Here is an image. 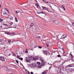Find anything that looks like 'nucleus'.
I'll use <instances>...</instances> for the list:
<instances>
[{"instance_id":"1","label":"nucleus","mask_w":74,"mask_h":74,"mask_svg":"<svg viewBox=\"0 0 74 74\" xmlns=\"http://www.w3.org/2000/svg\"><path fill=\"white\" fill-rule=\"evenodd\" d=\"M56 73L57 74H59L60 73L61 74H63L64 73L63 72H61V68L60 67H57L56 68Z\"/></svg>"},{"instance_id":"2","label":"nucleus","mask_w":74,"mask_h":74,"mask_svg":"<svg viewBox=\"0 0 74 74\" xmlns=\"http://www.w3.org/2000/svg\"><path fill=\"white\" fill-rule=\"evenodd\" d=\"M43 52L44 54H45V55H47V56L50 55V53H49V52H47L46 51H43Z\"/></svg>"},{"instance_id":"3","label":"nucleus","mask_w":74,"mask_h":74,"mask_svg":"<svg viewBox=\"0 0 74 74\" xmlns=\"http://www.w3.org/2000/svg\"><path fill=\"white\" fill-rule=\"evenodd\" d=\"M36 64H38L37 65L38 67H39V68H41V66L40 64V62H37Z\"/></svg>"},{"instance_id":"4","label":"nucleus","mask_w":74,"mask_h":74,"mask_svg":"<svg viewBox=\"0 0 74 74\" xmlns=\"http://www.w3.org/2000/svg\"><path fill=\"white\" fill-rule=\"evenodd\" d=\"M1 60L2 61H4L5 60L4 59V57L2 56H0V60Z\"/></svg>"},{"instance_id":"5","label":"nucleus","mask_w":74,"mask_h":74,"mask_svg":"<svg viewBox=\"0 0 74 74\" xmlns=\"http://www.w3.org/2000/svg\"><path fill=\"white\" fill-rule=\"evenodd\" d=\"M66 37H67V35L66 34H63L62 36V39L63 38L64 39Z\"/></svg>"},{"instance_id":"6","label":"nucleus","mask_w":74,"mask_h":74,"mask_svg":"<svg viewBox=\"0 0 74 74\" xmlns=\"http://www.w3.org/2000/svg\"><path fill=\"white\" fill-rule=\"evenodd\" d=\"M26 59V60L27 62H30V59H29L28 58L25 57Z\"/></svg>"},{"instance_id":"7","label":"nucleus","mask_w":74,"mask_h":74,"mask_svg":"<svg viewBox=\"0 0 74 74\" xmlns=\"http://www.w3.org/2000/svg\"><path fill=\"white\" fill-rule=\"evenodd\" d=\"M74 64H71L70 65H69L67 66L68 67H74Z\"/></svg>"},{"instance_id":"8","label":"nucleus","mask_w":74,"mask_h":74,"mask_svg":"<svg viewBox=\"0 0 74 74\" xmlns=\"http://www.w3.org/2000/svg\"><path fill=\"white\" fill-rule=\"evenodd\" d=\"M42 7L43 8V10H48V8H46L45 7L42 6Z\"/></svg>"},{"instance_id":"9","label":"nucleus","mask_w":74,"mask_h":74,"mask_svg":"<svg viewBox=\"0 0 74 74\" xmlns=\"http://www.w3.org/2000/svg\"><path fill=\"white\" fill-rule=\"evenodd\" d=\"M58 37L59 38V39H62V35L60 34H59L58 36Z\"/></svg>"},{"instance_id":"10","label":"nucleus","mask_w":74,"mask_h":74,"mask_svg":"<svg viewBox=\"0 0 74 74\" xmlns=\"http://www.w3.org/2000/svg\"><path fill=\"white\" fill-rule=\"evenodd\" d=\"M32 65L33 66H34V67H36V66H37L36 64L35 63H32Z\"/></svg>"},{"instance_id":"11","label":"nucleus","mask_w":74,"mask_h":74,"mask_svg":"<svg viewBox=\"0 0 74 74\" xmlns=\"http://www.w3.org/2000/svg\"><path fill=\"white\" fill-rule=\"evenodd\" d=\"M45 64V62H44V61L42 62L41 65L42 66H44Z\"/></svg>"},{"instance_id":"12","label":"nucleus","mask_w":74,"mask_h":74,"mask_svg":"<svg viewBox=\"0 0 74 74\" xmlns=\"http://www.w3.org/2000/svg\"><path fill=\"white\" fill-rule=\"evenodd\" d=\"M12 27H14V28H15L16 29V25L15 24H14Z\"/></svg>"},{"instance_id":"13","label":"nucleus","mask_w":74,"mask_h":74,"mask_svg":"<svg viewBox=\"0 0 74 74\" xmlns=\"http://www.w3.org/2000/svg\"><path fill=\"white\" fill-rule=\"evenodd\" d=\"M34 26V24L33 23H31L30 24V26L31 27H33Z\"/></svg>"},{"instance_id":"14","label":"nucleus","mask_w":74,"mask_h":74,"mask_svg":"<svg viewBox=\"0 0 74 74\" xmlns=\"http://www.w3.org/2000/svg\"><path fill=\"white\" fill-rule=\"evenodd\" d=\"M73 71H74V69H70V72H72Z\"/></svg>"},{"instance_id":"15","label":"nucleus","mask_w":74,"mask_h":74,"mask_svg":"<svg viewBox=\"0 0 74 74\" xmlns=\"http://www.w3.org/2000/svg\"><path fill=\"white\" fill-rule=\"evenodd\" d=\"M15 20L16 21V22H18V21L17 18L16 17H15Z\"/></svg>"},{"instance_id":"16","label":"nucleus","mask_w":74,"mask_h":74,"mask_svg":"<svg viewBox=\"0 0 74 74\" xmlns=\"http://www.w3.org/2000/svg\"><path fill=\"white\" fill-rule=\"evenodd\" d=\"M37 59H38V58H34V60H37Z\"/></svg>"},{"instance_id":"17","label":"nucleus","mask_w":74,"mask_h":74,"mask_svg":"<svg viewBox=\"0 0 74 74\" xmlns=\"http://www.w3.org/2000/svg\"><path fill=\"white\" fill-rule=\"evenodd\" d=\"M6 33V34H9V35L10 34V33L9 32H6V33Z\"/></svg>"},{"instance_id":"18","label":"nucleus","mask_w":74,"mask_h":74,"mask_svg":"<svg viewBox=\"0 0 74 74\" xmlns=\"http://www.w3.org/2000/svg\"><path fill=\"white\" fill-rule=\"evenodd\" d=\"M6 13H7V12H3V14H4V15H5V14H6Z\"/></svg>"},{"instance_id":"19","label":"nucleus","mask_w":74,"mask_h":74,"mask_svg":"<svg viewBox=\"0 0 74 74\" xmlns=\"http://www.w3.org/2000/svg\"><path fill=\"white\" fill-rule=\"evenodd\" d=\"M40 60H41V62H44V60H43V59H42L41 58H40Z\"/></svg>"},{"instance_id":"20","label":"nucleus","mask_w":74,"mask_h":74,"mask_svg":"<svg viewBox=\"0 0 74 74\" xmlns=\"http://www.w3.org/2000/svg\"><path fill=\"white\" fill-rule=\"evenodd\" d=\"M25 53H28V51H27V49L26 50Z\"/></svg>"},{"instance_id":"21","label":"nucleus","mask_w":74,"mask_h":74,"mask_svg":"<svg viewBox=\"0 0 74 74\" xmlns=\"http://www.w3.org/2000/svg\"><path fill=\"white\" fill-rule=\"evenodd\" d=\"M43 74H47V72H44L42 73Z\"/></svg>"},{"instance_id":"22","label":"nucleus","mask_w":74,"mask_h":74,"mask_svg":"<svg viewBox=\"0 0 74 74\" xmlns=\"http://www.w3.org/2000/svg\"><path fill=\"white\" fill-rule=\"evenodd\" d=\"M73 59H74L73 58V56H71V59H70V60H73Z\"/></svg>"},{"instance_id":"23","label":"nucleus","mask_w":74,"mask_h":74,"mask_svg":"<svg viewBox=\"0 0 74 74\" xmlns=\"http://www.w3.org/2000/svg\"><path fill=\"white\" fill-rule=\"evenodd\" d=\"M35 5H37V7H39V5L37 3H36Z\"/></svg>"},{"instance_id":"24","label":"nucleus","mask_w":74,"mask_h":74,"mask_svg":"<svg viewBox=\"0 0 74 74\" xmlns=\"http://www.w3.org/2000/svg\"><path fill=\"white\" fill-rule=\"evenodd\" d=\"M16 63L17 64H18V63H19V62H18V60H16Z\"/></svg>"},{"instance_id":"25","label":"nucleus","mask_w":74,"mask_h":74,"mask_svg":"<svg viewBox=\"0 0 74 74\" xmlns=\"http://www.w3.org/2000/svg\"><path fill=\"white\" fill-rule=\"evenodd\" d=\"M30 39V38L29 37L28 38H26V40H27V41H28Z\"/></svg>"},{"instance_id":"26","label":"nucleus","mask_w":74,"mask_h":74,"mask_svg":"<svg viewBox=\"0 0 74 74\" xmlns=\"http://www.w3.org/2000/svg\"><path fill=\"white\" fill-rule=\"evenodd\" d=\"M13 23H14L11 22L10 23V25H13Z\"/></svg>"},{"instance_id":"27","label":"nucleus","mask_w":74,"mask_h":74,"mask_svg":"<svg viewBox=\"0 0 74 74\" xmlns=\"http://www.w3.org/2000/svg\"><path fill=\"white\" fill-rule=\"evenodd\" d=\"M57 57H58V58H60V57H61V56H60V55H57Z\"/></svg>"},{"instance_id":"28","label":"nucleus","mask_w":74,"mask_h":74,"mask_svg":"<svg viewBox=\"0 0 74 74\" xmlns=\"http://www.w3.org/2000/svg\"><path fill=\"white\" fill-rule=\"evenodd\" d=\"M19 59H20L21 60H23V58H20Z\"/></svg>"},{"instance_id":"29","label":"nucleus","mask_w":74,"mask_h":74,"mask_svg":"<svg viewBox=\"0 0 74 74\" xmlns=\"http://www.w3.org/2000/svg\"><path fill=\"white\" fill-rule=\"evenodd\" d=\"M38 38L39 40L41 39V37L40 36H38Z\"/></svg>"},{"instance_id":"30","label":"nucleus","mask_w":74,"mask_h":74,"mask_svg":"<svg viewBox=\"0 0 74 74\" xmlns=\"http://www.w3.org/2000/svg\"><path fill=\"white\" fill-rule=\"evenodd\" d=\"M41 14H45V15H46V14H45V13H44L43 12H40Z\"/></svg>"},{"instance_id":"31","label":"nucleus","mask_w":74,"mask_h":74,"mask_svg":"<svg viewBox=\"0 0 74 74\" xmlns=\"http://www.w3.org/2000/svg\"><path fill=\"white\" fill-rule=\"evenodd\" d=\"M11 40H8V42H9V43H10V42H11Z\"/></svg>"},{"instance_id":"32","label":"nucleus","mask_w":74,"mask_h":74,"mask_svg":"<svg viewBox=\"0 0 74 74\" xmlns=\"http://www.w3.org/2000/svg\"><path fill=\"white\" fill-rule=\"evenodd\" d=\"M12 35H13V36H14V35H15V33H12Z\"/></svg>"},{"instance_id":"33","label":"nucleus","mask_w":74,"mask_h":74,"mask_svg":"<svg viewBox=\"0 0 74 74\" xmlns=\"http://www.w3.org/2000/svg\"><path fill=\"white\" fill-rule=\"evenodd\" d=\"M25 71H26V72L27 73H29V71H27V70L26 69L25 70Z\"/></svg>"},{"instance_id":"34","label":"nucleus","mask_w":74,"mask_h":74,"mask_svg":"<svg viewBox=\"0 0 74 74\" xmlns=\"http://www.w3.org/2000/svg\"><path fill=\"white\" fill-rule=\"evenodd\" d=\"M61 8H64V5H62V6H61Z\"/></svg>"},{"instance_id":"35","label":"nucleus","mask_w":74,"mask_h":74,"mask_svg":"<svg viewBox=\"0 0 74 74\" xmlns=\"http://www.w3.org/2000/svg\"><path fill=\"white\" fill-rule=\"evenodd\" d=\"M3 25H5V26H8V25H7V24H3Z\"/></svg>"},{"instance_id":"36","label":"nucleus","mask_w":74,"mask_h":74,"mask_svg":"<svg viewBox=\"0 0 74 74\" xmlns=\"http://www.w3.org/2000/svg\"><path fill=\"white\" fill-rule=\"evenodd\" d=\"M13 56H16V54H15V53H14L13 54Z\"/></svg>"},{"instance_id":"37","label":"nucleus","mask_w":74,"mask_h":74,"mask_svg":"<svg viewBox=\"0 0 74 74\" xmlns=\"http://www.w3.org/2000/svg\"><path fill=\"white\" fill-rule=\"evenodd\" d=\"M35 37L36 38H38V36H37V35H36L35 36Z\"/></svg>"},{"instance_id":"38","label":"nucleus","mask_w":74,"mask_h":74,"mask_svg":"<svg viewBox=\"0 0 74 74\" xmlns=\"http://www.w3.org/2000/svg\"><path fill=\"white\" fill-rule=\"evenodd\" d=\"M70 55H71V56H72V54H71V52L70 54Z\"/></svg>"},{"instance_id":"39","label":"nucleus","mask_w":74,"mask_h":74,"mask_svg":"<svg viewBox=\"0 0 74 74\" xmlns=\"http://www.w3.org/2000/svg\"><path fill=\"white\" fill-rule=\"evenodd\" d=\"M7 11L8 12V13H10V12H9V10L8 9L7 10Z\"/></svg>"},{"instance_id":"40","label":"nucleus","mask_w":74,"mask_h":74,"mask_svg":"<svg viewBox=\"0 0 74 74\" xmlns=\"http://www.w3.org/2000/svg\"><path fill=\"white\" fill-rule=\"evenodd\" d=\"M46 46H47V47H49V45H47V43H46Z\"/></svg>"},{"instance_id":"41","label":"nucleus","mask_w":74,"mask_h":74,"mask_svg":"<svg viewBox=\"0 0 74 74\" xmlns=\"http://www.w3.org/2000/svg\"><path fill=\"white\" fill-rule=\"evenodd\" d=\"M38 48H40V49L42 48V47H41V46H39Z\"/></svg>"},{"instance_id":"42","label":"nucleus","mask_w":74,"mask_h":74,"mask_svg":"<svg viewBox=\"0 0 74 74\" xmlns=\"http://www.w3.org/2000/svg\"><path fill=\"white\" fill-rule=\"evenodd\" d=\"M0 20L1 21H2V22H3V19L1 18L0 19Z\"/></svg>"},{"instance_id":"43","label":"nucleus","mask_w":74,"mask_h":74,"mask_svg":"<svg viewBox=\"0 0 74 74\" xmlns=\"http://www.w3.org/2000/svg\"><path fill=\"white\" fill-rule=\"evenodd\" d=\"M72 25H73V26H74V23H72Z\"/></svg>"},{"instance_id":"44","label":"nucleus","mask_w":74,"mask_h":74,"mask_svg":"<svg viewBox=\"0 0 74 74\" xmlns=\"http://www.w3.org/2000/svg\"><path fill=\"white\" fill-rule=\"evenodd\" d=\"M30 73H31V74H34L33 72H31Z\"/></svg>"},{"instance_id":"45","label":"nucleus","mask_w":74,"mask_h":74,"mask_svg":"<svg viewBox=\"0 0 74 74\" xmlns=\"http://www.w3.org/2000/svg\"><path fill=\"white\" fill-rule=\"evenodd\" d=\"M3 40L2 39H0V42H2Z\"/></svg>"},{"instance_id":"46","label":"nucleus","mask_w":74,"mask_h":74,"mask_svg":"<svg viewBox=\"0 0 74 74\" xmlns=\"http://www.w3.org/2000/svg\"><path fill=\"white\" fill-rule=\"evenodd\" d=\"M5 10H6V11H7L8 9H7V8H4Z\"/></svg>"},{"instance_id":"47","label":"nucleus","mask_w":74,"mask_h":74,"mask_svg":"<svg viewBox=\"0 0 74 74\" xmlns=\"http://www.w3.org/2000/svg\"><path fill=\"white\" fill-rule=\"evenodd\" d=\"M43 1H44V2L45 3L46 2V1H45L44 0H43Z\"/></svg>"},{"instance_id":"48","label":"nucleus","mask_w":74,"mask_h":74,"mask_svg":"<svg viewBox=\"0 0 74 74\" xmlns=\"http://www.w3.org/2000/svg\"><path fill=\"white\" fill-rule=\"evenodd\" d=\"M18 12H17V11H16V14H18Z\"/></svg>"},{"instance_id":"49","label":"nucleus","mask_w":74,"mask_h":74,"mask_svg":"<svg viewBox=\"0 0 74 74\" xmlns=\"http://www.w3.org/2000/svg\"><path fill=\"white\" fill-rule=\"evenodd\" d=\"M37 14H41V12H37Z\"/></svg>"},{"instance_id":"50","label":"nucleus","mask_w":74,"mask_h":74,"mask_svg":"<svg viewBox=\"0 0 74 74\" xmlns=\"http://www.w3.org/2000/svg\"><path fill=\"white\" fill-rule=\"evenodd\" d=\"M47 3H49V4H50V3L49 2H46Z\"/></svg>"},{"instance_id":"51","label":"nucleus","mask_w":74,"mask_h":74,"mask_svg":"<svg viewBox=\"0 0 74 74\" xmlns=\"http://www.w3.org/2000/svg\"><path fill=\"white\" fill-rule=\"evenodd\" d=\"M28 74H30V72H29H29L28 73Z\"/></svg>"},{"instance_id":"52","label":"nucleus","mask_w":74,"mask_h":74,"mask_svg":"<svg viewBox=\"0 0 74 74\" xmlns=\"http://www.w3.org/2000/svg\"><path fill=\"white\" fill-rule=\"evenodd\" d=\"M18 56H17V57H16L17 58H18Z\"/></svg>"},{"instance_id":"53","label":"nucleus","mask_w":74,"mask_h":74,"mask_svg":"<svg viewBox=\"0 0 74 74\" xmlns=\"http://www.w3.org/2000/svg\"><path fill=\"white\" fill-rule=\"evenodd\" d=\"M51 69V66H50L49 68V69Z\"/></svg>"},{"instance_id":"54","label":"nucleus","mask_w":74,"mask_h":74,"mask_svg":"<svg viewBox=\"0 0 74 74\" xmlns=\"http://www.w3.org/2000/svg\"><path fill=\"white\" fill-rule=\"evenodd\" d=\"M64 10V11H65V8H63Z\"/></svg>"},{"instance_id":"55","label":"nucleus","mask_w":74,"mask_h":74,"mask_svg":"<svg viewBox=\"0 0 74 74\" xmlns=\"http://www.w3.org/2000/svg\"><path fill=\"white\" fill-rule=\"evenodd\" d=\"M48 12H49V11L48 10H47Z\"/></svg>"},{"instance_id":"56","label":"nucleus","mask_w":74,"mask_h":74,"mask_svg":"<svg viewBox=\"0 0 74 74\" xmlns=\"http://www.w3.org/2000/svg\"><path fill=\"white\" fill-rule=\"evenodd\" d=\"M1 44H2V45H4V44H3V43H1Z\"/></svg>"},{"instance_id":"57","label":"nucleus","mask_w":74,"mask_h":74,"mask_svg":"<svg viewBox=\"0 0 74 74\" xmlns=\"http://www.w3.org/2000/svg\"><path fill=\"white\" fill-rule=\"evenodd\" d=\"M1 5L0 4V8H1Z\"/></svg>"},{"instance_id":"58","label":"nucleus","mask_w":74,"mask_h":74,"mask_svg":"<svg viewBox=\"0 0 74 74\" xmlns=\"http://www.w3.org/2000/svg\"><path fill=\"white\" fill-rule=\"evenodd\" d=\"M50 6L51 7V8H52V6H51V5H50Z\"/></svg>"},{"instance_id":"59","label":"nucleus","mask_w":74,"mask_h":74,"mask_svg":"<svg viewBox=\"0 0 74 74\" xmlns=\"http://www.w3.org/2000/svg\"><path fill=\"white\" fill-rule=\"evenodd\" d=\"M17 58L18 59H19V57H18Z\"/></svg>"},{"instance_id":"60","label":"nucleus","mask_w":74,"mask_h":74,"mask_svg":"<svg viewBox=\"0 0 74 74\" xmlns=\"http://www.w3.org/2000/svg\"><path fill=\"white\" fill-rule=\"evenodd\" d=\"M55 5V6H56V7H57V5Z\"/></svg>"},{"instance_id":"61","label":"nucleus","mask_w":74,"mask_h":74,"mask_svg":"<svg viewBox=\"0 0 74 74\" xmlns=\"http://www.w3.org/2000/svg\"><path fill=\"white\" fill-rule=\"evenodd\" d=\"M65 53V52H64V53Z\"/></svg>"},{"instance_id":"62","label":"nucleus","mask_w":74,"mask_h":74,"mask_svg":"<svg viewBox=\"0 0 74 74\" xmlns=\"http://www.w3.org/2000/svg\"><path fill=\"white\" fill-rule=\"evenodd\" d=\"M5 29H8V28H6Z\"/></svg>"},{"instance_id":"63","label":"nucleus","mask_w":74,"mask_h":74,"mask_svg":"<svg viewBox=\"0 0 74 74\" xmlns=\"http://www.w3.org/2000/svg\"><path fill=\"white\" fill-rule=\"evenodd\" d=\"M1 22V20L0 21V22Z\"/></svg>"},{"instance_id":"64","label":"nucleus","mask_w":74,"mask_h":74,"mask_svg":"<svg viewBox=\"0 0 74 74\" xmlns=\"http://www.w3.org/2000/svg\"><path fill=\"white\" fill-rule=\"evenodd\" d=\"M37 8H38V7L37 6Z\"/></svg>"}]
</instances>
